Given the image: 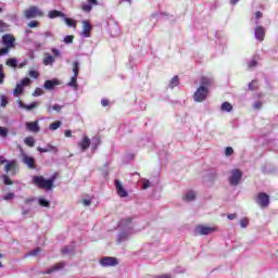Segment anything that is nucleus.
Segmentation results:
<instances>
[{"label":"nucleus","mask_w":278,"mask_h":278,"mask_svg":"<svg viewBox=\"0 0 278 278\" xmlns=\"http://www.w3.org/2000/svg\"><path fill=\"white\" fill-rule=\"evenodd\" d=\"M211 84H212L211 78H207V77H202L201 78V85L200 86H203L204 88H207V86H211Z\"/></svg>","instance_id":"nucleus-31"},{"label":"nucleus","mask_w":278,"mask_h":278,"mask_svg":"<svg viewBox=\"0 0 278 278\" xmlns=\"http://www.w3.org/2000/svg\"><path fill=\"white\" fill-rule=\"evenodd\" d=\"M7 66H10L11 68H16V66H18V61L16 59H9L7 60Z\"/></svg>","instance_id":"nucleus-30"},{"label":"nucleus","mask_w":278,"mask_h":278,"mask_svg":"<svg viewBox=\"0 0 278 278\" xmlns=\"http://www.w3.org/2000/svg\"><path fill=\"white\" fill-rule=\"evenodd\" d=\"M214 231H216V229L212 227H206V226L195 227V233L198 236H210V233H214Z\"/></svg>","instance_id":"nucleus-12"},{"label":"nucleus","mask_w":278,"mask_h":278,"mask_svg":"<svg viewBox=\"0 0 278 278\" xmlns=\"http://www.w3.org/2000/svg\"><path fill=\"white\" fill-rule=\"evenodd\" d=\"M52 53H53L54 58H60V55H61L60 50H58L55 48L52 49Z\"/></svg>","instance_id":"nucleus-60"},{"label":"nucleus","mask_w":278,"mask_h":278,"mask_svg":"<svg viewBox=\"0 0 278 278\" xmlns=\"http://www.w3.org/2000/svg\"><path fill=\"white\" fill-rule=\"evenodd\" d=\"M22 216H31V208L22 206Z\"/></svg>","instance_id":"nucleus-43"},{"label":"nucleus","mask_w":278,"mask_h":278,"mask_svg":"<svg viewBox=\"0 0 278 278\" xmlns=\"http://www.w3.org/2000/svg\"><path fill=\"white\" fill-rule=\"evenodd\" d=\"M55 181V176H52L50 179H45L42 176H35L33 178V184L41 188L42 190H47L48 192L53 188V184Z\"/></svg>","instance_id":"nucleus-2"},{"label":"nucleus","mask_w":278,"mask_h":278,"mask_svg":"<svg viewBox=\"0 0 278 278\" xmlns=\"http://www.w3.org/2000/svg\"><path fill=\"white\" fill-rule=\"evenodd\" d=\"M119 229H125V231H122L117 237V242H125L129 236H131V230L134 229V226L131 225V217H127L125 219H122L119 222Z\"/></svg>","instance_id":"nucleus-1"},{"label":"nucleus","mask_w":278,"mask_h":278,"mask_svg":"<svg viewBox=\"0 0 278 278\" xmlns=\"http://www.w3.org/2000/svg\"><path fill=\"white\" fill-rule=\"evenodd\" d=\"M100 264L103 267H108V266H118V260L116 257H112V256H104L100 260Z\"/></svg>","instance_id":"nucleus-10"},{"label":"nucleus","mask_w":278,"mask_h":278,"mask_svg":"<svg viewBox=\"0 0 278 278\" xmlns=\"http://www.w3.org/2000/svg\"><path fill=\"white\" fill-rule=\"evenodd\" d=\"M28 27L30 29H34L35 27H40V23L38 21H31L29 24H28Z\"/></svg>","instance_id":"nucleus-48"},{"label":"nucleus","mask_w":278,"mask_h":278,"mask_svg":"<svg viewBox=\"0 0 278 278\" xmlns=\"http://www.w3.org/2000/svg\"><path fill=\"white\" fill-rule=\"evenodd\" d=\"M38 203L41 207H49L50 205L49 200H46L45 198H39Z\"/></svg>","instance_id":"nucleus-36"},{"label":"nucleus","mask_w":278,"mask_h":278,"mask_svg":"<svg viewBox=\"0 0 278 278\" xmlns=\"http://www.w3.org/2000/svg\"><path fill=\"white\" fill-rule=\"evenodd\" d=\"M29 77H31L33 79H38V77H40V73H38V71H30L28 73Z\"/></svg>","instance_id":"nucleus-46"},{"label":"nucleus","mask_w":278,"mask_h":278,"mask_svg":"<svg viewBox=\"0 0 278 278\" xmlns=\"http://www.w3.org/2000/svg\"><path fill=\"white\" fill-rule=\"evenodd\" d=\"M236 216H237L236 213H233V214H229L227 218L228 220H235Z\"/></svg>","instance_id":"nucleus-64"},{"label":"nucleus","mask_w":278,"mask_h":278,"mask_svg":"<svg viewBox=\"0 0 278 278\" xmlns=\"http://www.w3.org/2000/svg\"><path fill=\"white\" fill-rule=\"evenodd\" d=\"M93 144L96 146L101 144V139L99 137H93Z\"/></svg>","instance_id":"nucleus-61"},{"label":"nucleus","mask_w":278,"mask_h":278,"mask_svg":"<svg viewBox=\"0 0 278 278\" xmlns=\"http://www.w3.org/2000/svg\"><path fill=\"white\" fill-rule=\"evenodd\" d=\"M101 105H102L103 108H108V106L110 105V101H108V99H102V100H101Z\"/></svg>","instance_id":"nucleus-59"},{"label":"nucleus","mask_w":278,"mask_h":278,"mask_svg":"<svg viewBox=\"0 0 278 278\" xmlns=\"http://www.w3.org/2000/svg\"><path fill=\"white\" fill-rule=\"evenodd\" d=\"M0 105L1 108H5V105H8V98L5 96H1Z\"/></svg>","instance_id":"nucleus-50"},{"label":"nucleus","mask_w":278,"mask_h":278,"mask_svg":"<svg viewBox=\"0 0 278 278\" xmlns=\"http://www.w3.org/2000/svg\"><path fill=\"white\" fill-rule=\"evenodd\" d=\"M83 205H85V207H88L89 205H92V201L85 199V200H83Z\"/></svg>","instance_id":"nucleus-57"},{"label":"nucleus","mask_w":278,"mask_h":278,"mask_svg":"<svg viewBox=\"0 0 278 278\" xmlns=\"http://www.w3.org/2000/svg\"><path fill=\"white\" fill-rule=\"evenodd\" d=\"M31 84V79L29 78H23L20 83H16L15 89L13 90L14 97H18L20 94H23V90L26 86H29Z\"/></svg>","instance_id":"nucleus-7"},{"label":"nucleus","mask_w":278,"mask_h":278,"mask_svg":"<svg viewBox=\"0 0 278 278\" xmlns=\"http://www.w3.org/2000/svg\"><path fill=\"white\" fill-rule=\"evenodd\" d=\"M256 203L260 205V207H268V205L270 204V198L268 197V194L260 192L257 194Z\"/></svg>","instance_id":"nucleus-9"},{"label":"nucleus","mask_w":278,"mask_h":278,"mask_svg":"<svg viewBox=\"0 0 278 278\" xmlns=\"http://www.w3.org/2000/svg\"><path fill=\"white\" fill-rule=\"evenodd\" d=\"M233 110V106L229 102H224L222 104V112H231Z\"/></svg>","instance_id":"nucleus-28"},{"label":"nucleus","mask_w":278,"mask_h":278,"mask_svg":"<svg viewBox=\"0 0 278 278\" xmlns=\"http://www.w3.org/2000/svg\"><path fill=\"white\" fill-rule=\"evenodd\" d=\"M9 130L8 128L0 126V138H8Z\"/></svg>","instance_id":"nucleus-41"},{"label":"nucleus","mask_w":278,"mask_h":278,"mask_svg":"<svg viewBox=\"0 0 278 278\" xmlns=\"http://www.w3.org/2000/svg\"><path fill=\"white\" fill-rule=\"evenodd\" d=\"M7 163H8V160H5L4 156H1V155H0V164H1V165H3V164L5 165Z\"/></svg>","instance_id":"nucleus-63"},{"label":"nucleus","mask_w":278,"mask_h":278,"mask_svg":"<svg viewBox=\"0 0 278 278\" xmlns=\"http://www.w3.org/2000/svg\"><path fill=\"white\" fill-rule=\"evenodd\" d=\"M3 47L14 49L16 47V38L12 34H4L1 39Z\"/></svg>","instance_id":"nucleus-5"},{"label":"nucleus","mask_w":278,"mask_h":278,"mask_svg":"<svg viewBox=\"0 0 278 278\" xmlns=\"http://www.w3.org/2000/svg\"><path fill=\"white\" fill-rule=\"evenodd\" d=\"M42 94H45V91L41 88H38V87L33 92V97H40Z\"/></svg>","instance_id":"nucleus-44"},{"label":"nucleus","mask_w":278,"mask_h":278,"mask_svg":"<svg viewBox=\"0 0 278 278\" xmlns=\"http://www.w3.org/2000/svg\"><path fill=\"white\" fill-rule=\"evenodd\" d=\"M37 151H39V153H49L51 151H53V153H58V148L55 146L48 144L46 148H37Z\"/></svg>","instance_id":"nucleus-21"},{"label":"nucleus","mask_w":278,"mask_h":278,"mask_svg":"<svg viewBox=\"0 0 278 278\" xmlns=\"http://www.w3.org/2000/svg\"><path fill=\"white\" fill-rule=\"evenodd\" d=\"M24 16L27 21L31 18H42V16H45V11L38 5H30L24 11Z\"/></svg>","instance_id":"nucleus-3"},{"label":"nucleus","mask_w":278,"mask_h":278,"mask_svg":"<svg viewBox=\"0 0 278 278\" xmlns=\"http://www.w3.org/2000/svg\"><path fill=\"white\" fill-rule=\"evenodd\" d=\"M41 36H43V38H52L53 33H51V31H45L43 34H41Z\"/></svg>","instance_id":"nucleus-58"},{"label":"nucleus","mask_w":278,"mask_h":278,"mask_svg":"<svg viewBox=\"0 0 278 278\" xmlns=\"http://www.w3.org/2000/svg\"><path fill=\"white\" fill-rule=\"evenodd\" d=\"M249 68H255L257 66V55H254L251 62L248 64Z\"/></svg>","instance_id":"nucleus-40"},{"label":"nucleus","mask_w":278,"mask_h":278,"mask_svg":"<svg viewBox=\"0 0 278 278\" xmlns=\"http://www.w3.org/2000/svg\"><path fill=\"white\" fill-rule=\"evenodd\" d=\"M40 248H36L35 250L30 251L28 254L25 255V257H29L30 256H36L38 255V253H40Z\"/></svg>","instance_id":"nucleus-45"},{"label":"nucleus","mask_w":278,"mask_h":278,"mask_svg":"<svg viewBox=\"0 0 278 278\" xmlns=\"http://www.w3.org/2000/svg\"><path fill=\"white\" fill-rule=\"evenodd\" d=\"M55 63V56L51 55L50 53H46L43 58L45 66H52Z\"/></svg>","instance_id":"nucleus-20"},{"label":"nucleus","mask_w":278,"mask_h":278,"mask_svg":"<svg viewBox=\"0 0 278 278\" xmlns=\"http://www.w3.org/2000/svg\"><path fill=\"white\" fill-rule=\"evenodd\" d=\"M242 181V172L240 169H232L230 172L229 184L230 186H238Z\"/></svg>","instance_id":"nucleus-8"},{"label":"nucleus","mask_w":278,"mask_h":278,"mask_svg":"<svg viewBox=\"0 0 278 278\" xmlns=\"http://www.w3.org/2000/svg\"><path fill=\"white\" fill-rule=\"evenodd\" d=\"M48 16L50 18H58V17L64 18V16H66V14H64L61 11H58V10H52L48 13Z\"/></svg>","instance_id":"nucleus-23"},{"label":"nucleus","mask_w":278,"mask_h":278,"mask_svg":"<svg viewBox=\"0 0 278 278\" xmlns=\"http://www.w3.org/2000/svg\"><path fill=\"white\" fill-rule=\"evenodd\" d=\"M70 88H74V90H78V85H77V77L73 76L71 78V81L67 84Z\"/></svg>","instance_id":"nucleus-27"},{"label":"nucleus","mask_w":278,"mask_h":278,"mask_svg":"<svg viewBox=\"0 0 278 278\" xmlns=\"http://www.w3.org/2000/svg\"><path fill=\"white\" fill-rule=\"evenodd\" d=\"M225 155L229 157V155H233V148L227 147L225 150Z\"/></svg>","instance_id":"nucleus-51"},{"label":"nucleus","mask_w":278,"mask_h":278,"mask_svg":"<svg viewBox=\"0 0 278 278\" xmlns=\"http://www.w3.org/2000/svg\"><path fill=\"white\" fill-rule=\"evenodd\" d=\"M26 129H28V131H31L33 134H38V131H40V126L38 125V121L27 122Z\"/></svg>","instance_id":"nucleus-17"},{"label":"nucleus","mask_w":278,"mask_h":278,"mask_svg":"<svg viewBox=\"0 0 278 278\" xmlns=\"http://www.w3.org/2000/svg\"><path fill=\"white\" fill-rule=\"evenodd\" d=\"M61 126H62V122L56 121L50 124L49 129H51V131H55V129H60Z\"/></svg>","instance_id":"nucleus-33"},{"label":"nucleus","mask_w":278,"mask_h":278,"mask_svg":"<svg viewBox=\"0 0 278 278\" xmlns=\"http://www.w3.org/2000/svg\"><path fill=\"white\" fill-rule=\"evenodd\" d=\"M240 226L242 227V229H247V227H249V219L248 218H242L240 220Z\"/></svg>","instance_id":"nucleus-47"},{"label":"nucleus","mask_w":278,"mask_h":278,"mask_svg":"<svg viewBox=\"0 0 278 278\" xmlns=\"http://www.w3.org/2000/svg\"><path fill=\"white\" fill-rule=\"evenodd\" d=\"M2 179H3V181H4V184H5V186H12V184H14L13 181H12V179H10V176H8V175H2Z\"/></svg>","instance_id":"nucleus-42"},{"label":"nucleus","mask_w":278,"mask_h":278,"mask_svg":"<svg viewBox=\"0 0 278 278\" xmlns=\"http://www.w3.org/2000/svg\"><path fill=\"white\" fill-rule=\"evenodd\" d=\"M262 105H263V104H262V102H260V101L253 103L254 110H262Z\"/></svg>","instance_id":"nucleus-54"},{"label":"nucleus","mask_w":278,"mask_h":278,"mask_svg":"<svg viewBox=\"0 0 278 278\" xmlns=\"http://www.w3.org/2000/svg\"><path fill=\"white\" fill-rule=\"evenodd\" d=\"M4 201H11V199H14V193L9 192L7 195H4Z\"/></svg>","instance_id":"nucleus-55"},{"label":"nucleus","mask_w":278,"mask_h":278,"mask_svg":"<svg viewBox=\"0 0 278 278\" xmlns=\"http://www.w3.org/2000/svg\"><path fill=\"white\" fill-rule=\"evenodd\" d=\"M92 10V4H84L83 5V11L84 12H90Z\"/></svg>","instance_id":"nucleus-52"},{"label":"nucleus","mask_w":278,"mask_h":278,"mask_svg":"<svg viewBox=\"0 0 278 278\" xmlns=\"http://www.w3.org/2000/svg\"><path fill=\"white\" fill-rule=\"evenodd\" d=\"M55 86H60V80L51 79V80H46L43 84V88H46V90H53Z\"/></svg>","instance_id":"nucleus-18"},{"label":"nucleus","mask_w":278,"mask_h":278,"mask_svg":"<svg viewBox=\"0 0 278 278\" xmlns=\"http://www.w3.org/2000/svg\"><path fill=\"white\" fill-rule=\"evenodd\" d=\"M62 108H64V106H62V105H60V104H54V105L52 106V110H54L55 112H62Z\"/></svg>","instance_id":"nucleus-56"},{"label":"nucleus","mask_w":278,"mask_h":278,"mask_svg":"<svg viewBox=\"0 0 278 278\" xmlns=\"http://www.w3.org/2000/svg\"><path fill=\"white\" fill-rule=\"evenodd\" d=\"M8 29H10V25H8V23L0 20V34L8 31Z\"/></svg>","instance_id":"nucleus-34"},{"label":"nucleus","mask_w":278,"mask_h":278,"mask_svg":"<svg viewBox=\"0 0 278 278\" xmlns=\"http://www.w3.org/2000/svg\"><path fill=\"white\" fill-rule=\"evenodd\" d=\"M73 66L74 77H79V61H74Z\"/></svg>","instance_id":"nucleus-29"},{"label":"nucleus","mask_w":278,"mask_h":278,"mask_svg":"<svg viewBox=\"0 0 278 278\" xmlns=\"http://www.w3.org/2000/svg\"><path fill=\"white\" fill-rule=\"evenodd\" d=\"M24 203H25L26 205H29L30 203H34V198H27V199H25V200H24Z\"/></svg>","instance_id":"nucleus-62"},{"label":"nucleus","mask_w":278,"mask_h":278,"mask_svg":"<svg viewBox=\"0 0 278 278\" xmlns=\"http://www.w3.org/2000/svg\"><path fill=\"white\" fill-rule=\"evenodd\" d=\"M5 81V73H3V64H0V86Z\"/></svg>","instance_id":"nucleus-37"},{"label":"nucleus","mask_w":278,"mask_h":278,"mask_svg":"<svg viewBox=\"0 0 278 278\" xmlns=\"http://www.w3.org/2000/svg\"><path fill=\"white\" fill-rule=\"evenodd\" d=\"M4 173H11V175H16V160L7 161L4 164Z\"/></svg>","instance_id":"nucleus-13"},{"label":"nucleus","mask_w":278,"mask_h":278,"mask_svg":"<svg viewBox=\"0 0 278 278\" xmlns=\"http://www.w3.org/2000/svg\"><path fill=\"white\" fill-rule=\"evenodd\" d=\"M18 108H21L22 110H27V112H31V110H36V108L40 106V102L35 101L30 104H25L23 101L18 100Z\"/></svg>","instance_id":"nucleus-14"},{"label":"nucleus","mask_w":278,"mask_h":278,"mask_svg":"<svg viewBox=\"0 0 278 278\" xmlns=\"http://www.w3.org/2000/svg\"><path fill=\"white\" fill-rule=\"evenodd\" d=\"M194 199H197V193H194V191H188L184 197V201L187 202L194 201Z\"/></svg>","instance_id":"nucleus-24"},{"label":"nucleus","mask_w":278,"mask_h":278,"mask_svg":"<svg viewBox=\"0 0 278 278\" xmlns=\"http://www.w3.org/2000/svg\"><path fill=\"white\" fill-rule=\"evenodd\" d=\"M62 268H64V263L63 262L56 263L54 266L43 271V275H51V273H55V270H62Z\"/></svg>","instance_id":"nucleus-19"},{"label":"nucleus","mask_w":278,"mask_h":278,"mask_svg":"<svg viewBox=\"0 0 278 278\" xmlns=\"http://www.w3.org/2000/svg\"><path fill=\"white\" fill-rule=\"evenodd\" d=\"M63 18L67 27H77V22H75V20L66 16H64Z\"/></svg>","instance_id":"nucleus-26"},{"label":"nucleus","mask_w":278,"mask_h":278,"mask_svg":"<svg viewBox=\"0 0 278 278\" xmlns=\"http://www.w3.org/2000/svg\"><path fill=\"white\" fill-rule=\"evenodd\" d=\"M115 188H116L117 194H118V197H121V199H127L129 197V192L126 191V189L123 186V182H121V180H115Z\"/></svg>","instance_id":"nucleus-11"},{"label":"nucleus","mask_w":278,"mask_h":278,"mask_svg":"<svg viewBox=\"0 0 278 278\" xmlns=\"http://www.w3.org/2000/svg\"><path fill=\"white\" fill-rule=\"evenodd\" d=\"M63 255H71V253H75V245H67L62 249Z\"/></svg>","instance_id":"nucleus-25"},{"label":"nucleus","mask_w":278,"mask_h":278,"mask_svg":"<svg viewBox=\"0 0 278 278\" xmlns=\"http://www.w3.org/2000/svg\"><path fill=\"white\" fill-rule=\"evenodd\" d=\"M10 53V48L5 47L0 49V56L1 55H8Z\"/></svg>","instance_id":"nucleus-49"},{"label":"nucleus","mask_w":278,"mask_h":278,"mask_svg":"<svg viewBox=\"0 0 278 278\" xmlns=\"http://www.w3.org/2000/svg\"><path fill=\"white\" fill-rule=\"evenodd\" d=\"M79 147L83 153L84 151H88V149L90 148V138L84 137L83 141L79 143Z\"/></svg>","instance_id":"nucleus-22"},{"label":"nucleus","mask_w":278,"mask_h":278,"mask_svg":"<svg viewBox=\"0 0 278 278\" xmlns=\"http://www.w3.org/2000/svg\"><path fill=\"white\" fill-rule=\"evenodd\" d=\"M147 188H151V181H149V180L146 179V180L143 181L142 189H143V190H147Z\"/></svg>","instance_id":"nucleus-53"},{"label":"nucleus","mask_w":278,"mask_h":278,"mask_svg":"<svg viewBox=\"0 0 278 278\" xmlns=\"http://www.w3.org/2000/svg\"><path fill=\"white\" fill-rule=\"evenodd\" d=\"M25 144H27V147H34L36 144V140L34 139V137H26L24 139Z\"/></svg>","instance_id":"nucleus-32"},{"label":"nucleus","mask_w":278,"mask_h":278,"mask_svg":"<svg viewBox=\"0 0 278 278\" xmlns=\"http://www.w3.org/2000/svg\"><path fill=\"white\" fill-rule=\"evenodd\" d=\"M175 86H179V76H174L170 80L169 87L175 88Z\"/></svg>","instance_id":"nucleus-35"},{"label":"nucleus","mask_w":278,"mask_h":278,"mask_svg":"<svg viewBox=\"0 0 278 278\" xmlns=\"http://www.w3.org/2000/svg\"><path fill=\"white\" fill-rule=\"evenodd\" d=\"M74 39L75 37L73 35H67L64 37L63 42H65V45H73Z\"/></svg>","instance_id":"nucleus-38"},{"label":"nucleus","mask_w":278,"mask_h":278,"mask_svg":"<svg viewBox=\"0 0 278 278\" xmlns=\"http://www.w3.org/2000/svg\"><path fill=\"white\" fill-rule=\"evenodd\" d=\"M254 36L256 40L260 42L264 41V37L266 36V30L262 26H257L254 31Z\"/></svg>","instance_id":"nucleus-16"},{"label":"nucleus","mask_w":278,"mask_h":278,"mask_svg":"<svg viewBox=\"0 0 278 278\" xmlns=\"http://www.w3.org/2000/svg\"><path fill=\"white\" fill-rule=\"evenodd\" d=\"M257 88H260V85L257 84V80H252L250 84H249V90H257Z\"/></svg>","instance_id":"nucleus-39"},{"label":"nucleus","mask_w":278,"mask_h":278,"mask_svg":"<svg viewBox=\"0 0 278 278\" xmlns=\"http://www.w3.org/2000/svg\"><path fill=\"white\" fill-rule=\"evenodd\" d=\"M207 94H210V89H207V87L200 86L193 94V101H195V103H203V101L207 99Z\"/></svg>","instance_id":"nucleus-4"},{"label":"nucleus","mask_w":278,"mask_h":278,"mask_svg":"<svg viewBox=\"0 0 278 278\" xmlns=\"http://www.w3.org/2000/svg\"><path fill=\"white\" fill-rule=\"evenodd\" d=\"M21 157H22L23 164H26L28 168H30L31 170L36 169V159L27 155V153H25L23 149H21Z\"/></svg>","instance_id":"nucleus-6"},{"label":"nucleus","mask_w":278,"mask_h":278,"mask_svg":"<svg viewBox=\"0 0 278 278\" xmlns=\"http://www.w3.org/2000/svg\"><path fill=\"white\" fill-rule=\"evenodd\" d=\"M90 31H92V25H90L88 21H84L81 36H84V38H90Z\"/></svg>","instance_id":"nucleus-15"}]
</instances>
